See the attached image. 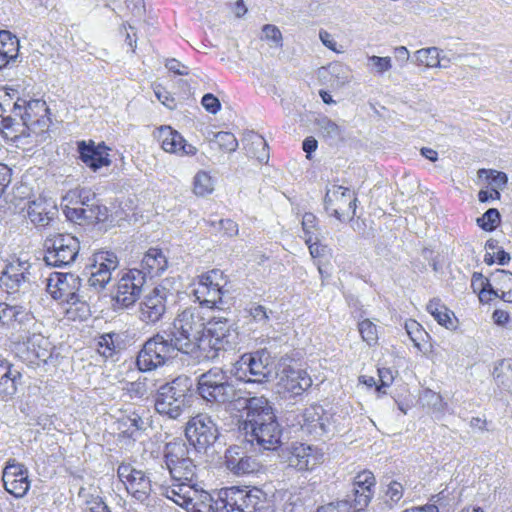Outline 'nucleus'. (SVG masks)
I'll return each instance as SVG.
<instances>
[{
	"instance_id": "45",
	"label": "nucleus",
	"mask_w": 512,
	"mask_h": 512,
	"mask_svg": "<svg viewBox=\"0 0 512 512\" xmlns=\"http://www.w3.org/2000/svg\"><path fill=\"white\" fill-rule=\"evenodd\" d=\"M210 143L216 144L220 150L227 153L236 151L238 147V141L234 134L225 131L213 133Z\"/></svg>"
},
{
	"instance_id": "4",
	"label": "nucleus",
	"mask_w": 512,
	"mask_h": 512,
	"mask_svg": "<svg viewBox=\"0 0 512 512\" xmlns=\"http://www.w3.org/2000/svg\"><path fill=\"white\" fill-rule=\"evenodd\" d=\"M207 322L199 307H189L180 312L168 328L182 344L184 353L188 354L195 348L205 349L204 333Z\"/></svg>"
},
{
	"instance_id": "34",
	"label": "nucleus",
	"mask_w": 512,
	"mask_h": 512,
	"mask_svg": "<svg viewBox=\"0 0 512 512\" xmlns=\"http://www.w3.org/2000/svg\"><path fill=\"white\" fill-rule=\"evenodd\" d=\"M195 486V482H190L188 484L175 482L166 491V496L177 505L188 508V506L192 504L193 495L197 493Z\"/></svg>"
},
{
	"instance_id": "58",
	"label": "nucleus",
	"mask_w": 512,
	"mask_h": 512,
	"mask_svg": "<svg viewBox=\"0 0 512 512\" xmlns=\"http://www.w3.org/2000/svg\"><path fill=\"white\" fill-rule=\"evenodd\" d=\"M20 313L17 306H10L6 303L0 302V324L9 325L16 321L17 315Z\"/></svg>"
},
{
	"instance_id": "20",
	"label": "nucleus",
	"mask_w": 512,
	"mask_h": 512,
	"mask_svg": "<svg viewBox=\"0 0 512 512\" xmlns=\"http://www.w3.org/2000/svg\"><path fill=\"white\" fill-rule=\"evenodd\" d=\"M324 454L315 446L305 443L292 444L288 465L298 471H310L323 462Z\"/></svg>"
},
{
	"instance_id": "61",
	"label": "nucleus",
	"mask_w": 512,
	"mask_h": 512,
	"mask_svg": "<svg viewBox=\"0 0 512 512\" xmlns=\"http://www.w3.org/2000/svg\"><path fill=\"white\" fill-rule=\"evenodd\" d=\"M252 145L255 147L260 148L258 152L254 153V156L260 163H267L269 159V152H268V144L265 141V139L261 136H258L253 142Z\"/></svg>"
},
{
	"instance_id": "42",
	"label": "nucleus",
	"mask_w": 512,
	"mask_h": 512,
	"mask_svg": "<svg viewBox=\"0 0 512 512\" xmlns=\"http://www.w3.org/2000/svg\"><path fill=\"white\" fill-rule=\"evenodd\" d=\"M413 61L429 68L440 67V50L437 47L423 48L415 52Z\"/></svg>"
},
{
	"instance_id": "62",
	"label": "nucleus",
	"mask_w": 512,
	"mask_h": 512,
	"mask_svg": "<svg viewBox=\"0 0 512 512\" xmlns=\"http://www.w3.org/2000/svg\"><path fill=\"white\" fill-rule=\"evenodd\" d=\"M265 39L270 40L273 45L280 46L282 41V34L280 30L271 24H267L262 29Z\"/></svg>"
},
{
	"instance_id": "19",
	"label": "nucleus",
	"mask_w": 512,
	"mask_h": 512,
	"mask_svg": "<svg viewBox=\"0 0 512 512\" xmlns=\"http://www.w3.org/2000/svg\"><path fill=\"white\" fill-rule=\"evenodd\" d=\"M31 265L28 261L17 259L8 263L0 275V287L8 293L26 290L31 282Z\"/></svg>"
},
{
	"instance_id": "9",
	"label": "nucleus",
	"mask_w": 512,
	"mask_h": 512,
	"mask_svg": "<svg viewBox=\"0 0 512 512\" xmlns=\"http://www.w3.org/2000/svg\"><path fill=\"white\" fill-rule=\"evenodd\" d=\"M44 261L53 267H64L72 264L80 250L77 238L70 234H55L44 241Z\"/></svg>"
},
{
	"instance_id": "23",
	"label": "nucleus",
	"mask_w": 512,
	"mask_h": 512,
	"mask_svg": "<svg viewBox=\"0 0 512 512\" xmlns=\"http://www.w3.org/2000/svg\"><path fill=\"white\" fill-rule=\"evenodd\" d=\"M77 150L81 161L93 171L109 166L111 163L107 152L108 148L104 144L96 146L93 141L87 143L82 140L78 142Z\"/></svg>"
},
{
	"instance_id": "46",
	"label": "nucleus",
	"mask_w": 512,
	"mask_h": 512,
	"mask_svg": "<svg viewBox=\"0 0 512 512\" xmlns=\"http://www.w3.org/2000/svg\"><path fill=\"white\" fill-rule=\"evenodd\" d=\"M252 321L258 324L261 328L270 327V318L273 315L272 310L260 304H251L247 309Z\"/></svg>"
},
{
	"instance_id": "59",
	"label": "nucleus",
	"mask_w": 512,
	"mask_h": 512,
	"mask_svg": "<svg viewBox=\"0 0 512 512\" xmlns=\"http://www.w3.org/2000/svg\"><path fill=\"white\" fill-rule=\"evenodd\" d=\"M405 329L414 345L416 347H419L420 344L418 341L422 338L424 334V331L422 330L420 324L415 320H410L405 323Z\"/></svg>"
},
{
	"instance_id": "50",
	"label": "nucleus",
	"mask_w": 512,
	"mask_h": 512,
	"mask_svg": "<svg viewBox=\"0 0 512 512\" xmlns=\"http://www.w3.org/2000/svg\"><path fill=\"white\" fill-rule=\"evenodd\" d=\"M18 116L8 115L2 117V126L5 130L8 132L7 135H10V137L13 140H18L20 138H23V135L21 134L22 126H24L23 121L20 119H17Z\"/></svg>"
},
{
	"instance_id": "63",
	"label": "nucleus",
	"mask_w": 512,
	"mask_h": 512,
	"mask_svg": "<svg viewBox=\"0 0 512 512\" xmlns=\"http://www.w3.org/2000/svg\"><path fill=\"white\" fill-rule=\"evenodd\" d=\"M201 104L211 114H216L221 108L219 99L211 93L202 97Z\"/></svg>"
},
{
	"instance_id": "32",
	"label": "nucleus",
	"mask_w": 512,
	"mask_h": 512,
	"mask_svg": "<svg viewBox=\"0 0 512 512\" xmlns=\"http://www.w3.org/2000/svg\"><path fill=\"white\" fill-rule=\"evenodd\" d=\"M123 334L118 332L103 333L97 339V351L105 358H111L125 349Z\"/></svg>"
},
{
	"instance_id": "44",
	"label": "nucleus",
	"mask_w": 512,
	"mask_h": 512,
	"mask_svg": "<svg viewBox=\"0 0 512 512\" xmlns=\"http://www.w3.org/2000/svg\"><path fill=\"white\" fill-rule=\"evenodd\" d=\"M214 190L212 177L206 171H198L193 179V192L195 195L204 197Z\"/></svg>"
},
{
	"instance_id": "2",
	"label": "nucleus",
	"mask_w": 512,
	"mask_h": 512,
	"mask_svg": "<svg viewBox=\"0 0 512 512\" xmlns=\"http://www.w3.org/2000/svg\"><path fill=\"white\" fill-rule=\"evenodd\" d=\"M197 392L204 401L213 405L244 399L232 376L219 367H213L198 377Z\"/></svg>"
},
{
	"instance_id": "28",
	"label": "nucleus",
	"mask_w": 512,
	"mask_h": 512,
	"mask_svg": "<svg viewBox=\"0 0 512 512\" xmlns=\"http://www.w3.org/2000/svg\"><path fill=\"white\" fill-rule=\"evenodd\" d=\"M44 113H49V108L45 101L39 99L29 101L18 99L12 109V114L19 116L24 125L32 123Z\"/></svg>"
},
{
	"instance_id": "60",
	"label": "nucleus",
	"mask_w": 512,
	"mask_h": 512,
	"mask_svg": "<svg viewBox=\"0 0 512 512\" xmlns=\"http://www.w3.org/2000/svg\"><path fill=\"white\" fill-rule=\"evenodd\" d=\"M64 213L67 219L72 222L88 220V209H85L84 207H70L66 205L64 208Z\"/></svg>"
},
{
	"instance_id": "10",
	"label": "nucleus",
	"mask_w": 512,
	"mask_h": 512,
	"mask_svg": "<svg viewBox=\"0 0 512 512\" xmlns=\"http://www.w3.org/2000/svg\"><path fill=\"white\" fill-rule=\"evenodd\" d=\"M185 436L198 452H206L219 437V429L212 417L199 413L186 424Z\"/></svg>"
},
{
	"instance_id": "52",
	"label": "nucleus",
	"mask_w": 512,
	"mask_h": 512,
	"mask_svg": "<svg viewBox=\"0 0 512 512\" xmlns=\"http://www.w3.org/2000/svg\"><path fill=\"white\" fill-rule=\"evenodd\" d=\"M386 486L385 502L392 506L402 499L404 494V487L400 482L395 480H390Z\"/></svg>"
},
{
	"instance_id": "41",
	"label": "nucleus",
	"mask_w": 512,
	"mask_h": 512,
	"mask_svg": "<svg viewBox=\"0 0 512 512\" xmlns=\"http://www.w3.org/2000/svg\"><path fill=\"white\" fill-rule=\"evenodd\" d=\"M493 378L499 387L512 393V359L497 362L493 369Z\"/></svg>"
},
{
	"instance_id": "51",
	"label": "nucleus",
	"mask_w": 512,
	"mask_h": 512,
	"mask_svg": "<svg viewBox=\"0 0 512 512\" xmlns=\"http://www.w3.org/2000/svg\"><path fill=\"white\" fill-rule=\"evenodd\" d=\"M120 425L125 427V430L123 432L129 435H133L135 431L145 429V421L136 412H132L131 414L123 417L120 420Z\"/></svg>"
},
{
	"instance_id": "26",
	"label": "nucleus",
	"mask_w": 512,
	"mask_h": 512,
	"mask_svg": "<svg viewBox=\"0 0 512 512\" xmlns=\"http://www.w3.org/2000/svg\"><path fill=\"white\" fill-rule=\"evenodd\" d=\"M280 385L292 395H301L312 385V379L305 370L284 368L280 375Z\"/></svg>"
},
{
	"instance_id": "54",
	"label": "nucleus",
	"mask_w": 512,
	"mask_h": 512,
	"mask_svg": "<svg viewBox=\"0 0 512 512\" xmlns=\"http://www.w3.org/2000/svg\"><path fill=\"white\" fill-rule=\"evenodd\" d=\"M500 220L499 211L496 208L488 209L481 218L477 219L478 225L485 231H492Z\"/></svg>"
},
{
	"instance_id": "47",
	"label": "nucleus",
	"mask_w": 512,
	"mask_h": 512,
	"mask_svg": "<svg viewBox=\"0 0 512 512\" xmlns=\"http://www.w3.org/2000/svg\"><path fill=\"white\" fill-rule=\"evenodd\" d=\"M358 331L361 338L368 346L372 347L378 343V327L370 319H364L358 323Z\"/></svg>"
},
{
	"instance_id": "27",
	"label": "nucleus",
	"mask_w": 512,
	"mask_h": 512,
	"mask_svg": "<svg viewBox=\"0 0 512 512\" xmlns=\"http://www.w3.org/2000/svg\"><path fill=\"white\" fill-rule=\"evenodd\" d=\"M57 207L51 200L38 198L29 203L27 215L30 221L37 225L45 227L57 215Z\"/></svg>"
},
{
	"instance_id": "6",
	"label": "nucleus",
	"mask_w": 512,
	"mask_h": 512,
	"mask_svg": "<svg viewBox=\"0 0 512 512\" xmlns=\"http://www.w3.org/2000/svg\"><path fill=\"white\" fill-rule=\"evenodd\" d=\"M204 333L205 347L211 349L206 357L213 359L219 351L234 349L238 344L239 333L236 322L224 316H213L208 322Z\"/></svg>"
},
{
	"instance_id": "11",
	"label": "nucleus",
	"mask_w": 512,
	"mask_h": 512,
	"mask_svg": "<svg viewBox=\"0 0 512 512\" xmlns=\"http://www.w3.org/2000/svg\"><path fill=\"white\" fill-rule=\"evenodd\" d=\"M144 273L129 269L118 279L112 300L118 309H129L135 305L145 285Z\"/></svg>"
},
{
	"instance_id": "55",
	"label": "nucleus",
	"mask_w": 512,
	"mask_h": 512,
	"mask_svg": "<svg viewBox=\"0 0 512 512\" xmlns=\"http://www.w3.org/2000/svg\"><path fill=\"white\" fill-rule=\"evenodd\" d=\"M126 390L131 399H141L147 397L149 394L147 378L138 379L137 381L128 383Z\"/></svg>"
},
{
	"instance_id": "15",
	"label": "nucleus",
	"mask_w": 512,
	"mask_h": 512,
	"mask_svg": "<svg viewBox=\"0 0 512 512\" xmlns=\"http://www.w3.org/2000/svg\"><path fill=\"white\" fill-rule=\"evenodd\" d=\"M301 430L315 438L333 435L336 432L334 415L325 411L320 405H311L300 415Z\"/></svg>"
},
{
	"instance_id": "53",
	"label": "nucleus",
	"mask_w": 512,
	"mask_h": 512,
	"mask_svg": "<svg viewBox=\"0 0 512 512\" xmlns=\"http://www.w3.org/2000/svg\"><path fill=\"white\" fill-rule=\"evenodd\" d=\"M361 495H355L351 496L350 494L347 495V499L349 505L351 506L352 512H357L363 510L365 507L368 506V504L371 501L372 498V491L367 490H361Z\"/></svg>"
},
{
	"instance_id": "31",
	"label": "nucleus",
	"mask_w": 512,
	"mask_h": 512,
	"mask_svg": "<svg viewBox=\"0 0 512 512\" xmlns=\"http://www.w3.org/2000/svg\"><path fill=\"white\" fill-rule=\"evenodd\" d=\"M140 272L147 276H160L167 268L168 261L163 252L158 248H150L141 260Z\"/></svg>"
},
{
	"instance_id": "56",
	"label": "nucleus",
	"mask_w": 512,
	"mask_h": 512,
	"mask_svg": "<svg viewBox=\"0 0 512 512\" xmlns=\"http://www.w3.org/2000/svg\"><path fill=\"white\" fill-rule=\"evenodd\" d=\"M497 289V293L500 290L507 289L512 286V273L507 270L497 269L492 275L491 280Z\"/></svg>"
},
{
	"instance_id": "13",
	"label": "nucleus",
	"mask_w": 512,
	"mask_h": 512,
	"mask_svg": "<svg viewBox=\"0 0 512 512\" xmlns=\"http://www.w3.org/2000/svg\"><path fill=\"white\" fill-rule=\"evenodd\" d=\"M357 197L349 189L340 185H331L324 197L325 210L339 221L352 219L355 215Z\"/></svg>"
},
{
	"instance_id": "37",
	"label": "nucleus",
	"mask_w": 512,
	"mask_h": 512,
	"mask_svg": "<svg viewBox=\"0 0 512 512\" xmlns=\"http://www.w3.org/2000/svg\"><path fill=\"white\" fill-rule=\"evenodd\" d=\"M21 373L13 365L0 377V400L8 401L17 393V386L21 380Z\"/></svg>"
},
{
	"instance_id": "7",
	"label": "nucleus",
	"mask_w": 512,
	"mask_h": 512,
	"mask_svg": "<svg viewBox=\"0 0 512 512\" xmlns=\"http://www.w3.org/2000/svg\"><path fill=\"white\" fill-rule=\"evenodd\" d=\"M164 459L174 482H195L196 465L190 456V448L183 441L169 442L164 448Z\"/></svg>"
},
{
	"instance_id": "33",
	"label": "nucleus",
	"mask_w": 512,
	"mask_h": 512,
	"mask_svg": "<svg viewBox=\"0 0 512 512\" xmlns=\"http://www.w3.org/2000/svg\"><path fill=\"white\" fill-rule=\"evenodd\" d=\"M136 365L142 372L152 371L164 365L163 358L158 357L151 338L143 344L142 349L138 352Z\"/></svg>"
},
{
	"instance_id": "12",
	"label": "nucleus",
	"mask_w": 512,
	"mask_h": 512,
	"mask_svg": "<svg viewBox=\"0 0 512 512\" xmlns=\"http://www.w3.org/2000/svg\"><path fill=\"white\" fill-rule=\"evenodd\" d=\"M225 284L223 272L213 269L200 276L193 294L200 305L208 308H220V305L223 304L222 296Z\"/></svg>"
},
{
	"instance_id": "35",
	"label": "nucleus",
	"mask_w": 512,
	"mask_h": 512,
	"mask_svg": "<svg viewBox=\"0 0 512 512\" xmlns=\"http://www.w3.org/2000/svg\"><path fill=\"white\" fill-rule=\"evenodd\" d=\"M51 120L48 117V113H44L39 118H36L32 123H28L22 126L21 134L23 138L34 137L35 143H42L46 141L49 136V127Z\"/></svg>"
},
{
	"instance_id": "5",
	"label": "nucleus",
	"mask_w": 512,
	"mask_h": 512,
	"mask_svg": "<svg viewBox=\"0 0 512 512\" xmlns=\"http://www.w3.org/2000/svg\"><path fill=\"white\" fill-rule=\"evenodd\" d=\"M81 279L73 273L54 272L47 279V292L55 300L67 304L80 305L76 309L80 312L81 318H86L89 313V306L80 292Z\"/></svg>"
},
{
	"instance_id": "21",
	"label": "nucleus",
	"mask_w": 512,
	"mask_h": 512,
	"mask_svg": "<svg viewBox=\"0 0 512 512\" xmlns=\"http://www.w3.org/2000/svg\"><path fill=\"white\" fill-rule=\"evenodd\" d=\"M2 480L5 490L16 498L25 496L30 487L28 470L22 464L8 462Z\"/></svg>"
},
{
	"instance_id": "8",
	"label": "nucleus",
	"mask_w": 512,
	"mask_h": 512,
	"mask_svg": "<svg viewBox=\"0 0 512 512\" xmlns=\"http://www.w3.org/2000/svg\"><path fill=\"white\" fill-rule=\"evenodd\" d=\"M234 376L244 382L264 383L271 375L270 354L265 349L240 357L232 370Z\"/></svg>"
},
{
	"instance_id": "30",
	"label": "nucleus",
	"mask_w": 512,
	"mask_h": 512,
	"mask_svg": "<svg viewBox=\"0 0 512 512\" xmlns=\"http://www.w3.org/2000/svg\"><path fill=\"white\" fill-rule=\"evenodd\" d=\"M159 358H163L164 364L174 356L176 351L184 353V348L177 337L168 329L162 330L151 337Z\"/></svg>"
},
{
	"instance_id": "64",
	"label": "nucleus",
	"mask_w": 512,
	"mask_h": 512,
	"mask_svg": "<svg viewBox=\"0 0 512 512\" xmlns=\"http://www.w3.org/2000/svg\"><path fill=\"white\" fill-rule=\"evenodd\" d=\"M369 62L373 64L377 73H384L391 69V59L390 57H379V56H370Z\"/></svg>"
},
{
	"instance_id": "38",
	"label": "nucleus",
	"mask_w": 512,
	"mask_h": 512,
	"mask_svg": "<svg viewBox=\"0 0 512 512\" xmlns=\"http://www.w3.org/2000/svg\"><path fill=\"white\" fill-rule=\"evenodd\" d=\"M471 287L474 292H477L481 302L488 303L493 298H497V289L488 278H485L482 273L474 272L471 278Z\"/></svg>"
},
{
	"instance_id": "43",
	"label": "nucleus",
	"mask_w": 512,
	"mask_h": 512,
	"mask_svg": "<svg viewBox=\"0 0 512 512\" xmlns=\"http://www.w3.org/2000/svg\"><path fill=\"white\" fill-rule=\"evenodd\" d=\"M478 177L483 178L485 177L489 181V185L491 187V190L494 191V195L496 199H500V192L499 190L502 189L507 181V175L504 172L492 170V169H479L478 170Z\"/></svg>"
},
{
	"instance_id": "17",
	"label": "nucleus",
	"mask_w": 512,
	"mask_h": 512,
	"mask_svg": "<svg viewBox=\"0 0 512 512\" xmlns=\"http://www.w3.org/2000/svg\"><path fill=\"white\" fill-rule=\"evenodd\" d=\"M119 266V260L115 253L101 251L94 254L88 284L99 292L106 288L112 279V272Z\"/></svg>"
},
{
	"instance_id": "25",
	"label": "nucleus",
	"mask_w": 512,
	"mask_h": 512,
	"mask_svg": "<svg viewBox=\"0 0 512 512\" xmlns=\"http://www.w3.org/2000/svg\"><path fill=\"white\" fill-rule=\"evenodd\" d=\"M158 138L161 142V147L166 152L188 156L195 155L197 152L195 146L187 143L182 135L170 126L161 127Z\"/></svg>"
},
{
	"instance_id": "18",
	"label": "nucleus",
	"mask_w": 512,
	"mask_h": 512,
	"mask_svg": "<svg viewBox=\"0 0 512 512\" xmlns=\"http://www.w3.org/2000/svg\"><path fill=\"white\" fill-rule=\"evenodd\" d=\"M245 418L242 422V429L245 432L255 431V428L263 426L271 421H277L274 410L269 401L263 397L244 398Z\"/></svg>"
},
{
	"instance_id": "36",
	"label": "nucleus",
	"mask_w": 512,
	"mask_h": 512,
	"mask_svg": "<svg viewBox=\"0 0 512 512\" xmlns=\"http://www.w3.org/2000/svg\"><path fill=\"white\" fill-rule=\"evenodd\" d=\"M314 125L320 137L325 141L334 143L343 139V129L325 115H319L315 119Z\"/></svg>"
},
{
	"instance_id": "48",
	"label": "nucleus",
	"mask_w": 512,
	"mask_h": 512,
	"mask_svg": "<svg viewBox=\"0 0 512 512\" xmlns=\"http://www.w3.org/2000/svg\"><path fill=\"white\" fill-rule=\"evenodd\" d=\"M78 496L84 499L89 512H111L99 495L87 493L85 488L79 490Z\"/></svg>"
},
{
	"instance_id": "29",
	"label": "nucleus",
	"mask_w": 512,
	"mask_h": 512,
	"mask_svg": "<svg viewBox=\"0 0 512 512\" xmlns=\"http://www.w3.org/2000/svg\"><path fill=\"white\" fill-rule=\"evenodd\" d=\"M27 359L30 363L39 365L47 363L52 356V346L47 338L40 334H33L25 343Z\"/></svg>"
},
{
	"instance_id": "57",
	"label": "nucleus",
	"mask_w": 512,
	"mask_h": 512,
	"mask_svg": "<svg viewBox=\"0 0 512 512\" xmlns=\"http://www.w3.org/2000/svg\"><path fill=\"white\" fill-rule=\"evenodd\" d=\"M375 482V477L372 472L362 471L356 475L352 486L360 488L361 490L372 491Z\"/></svg>"
},
{
	"instance_id": "39",
	"label": "nucleus",
	"mask_w": 512,
	"mask_h": 512,
	"mask_svg": "<svg viewBox=\"0 0 512 512\" xmlns=\"http://www.w3.org/2000/svg\"><path fill=\"white\" fill-rule=\"evenodd\" d=\"M19 41L16 36L7 30L0 31V59L3 58V67L10 60L15 59L18 55Z\"/></svg>"
},
{
	"instance_id": "22",
	"label": "nucleus",
	"mask_w": 512,
	"mask_h": 512,
	"mask_svg": "<svg viewBox=\"0 0 512 512\" xmlns=\"http://www.w3.org/2000/svg\"><path fill=\"white\" fill-rule=\"evenodd\" d=\"M282 428L278 421H271L255 428V431L245 432L247 440L256 443L263 450L274 451L282 444Z\"/></svg>"
},
{
	"instance_id": "3",
	"label": "nucleus",
	"mask_w": 512,
	"mask_h": 512,
	"mask_svg": "<svg viewBox=\"0 0 512 512\" xmlns=\"http://www.w3.org/2000/svg\"><path fill=\"white\" fill-rule=\"evenodd\" d=\"M191 387V379L186 375L177 376L161 384L154 396L156 412L169 419H179L188 407Z\"/></svg>"
},
{
	"instance_id": "24",
	"label": "nucleus",
	"mask_w": 512,
	"mask_h": 512,
	"mask_svg": "<svg viewBox=\"0 0 512 512\" xmlns=\"http://www.w3.org/2000/svg\"><path fill=\"white\" fill-rule=\"evenodd\" d=\"M225 465L229 471L237 476L254 473L259 469L258 461L246 455L239 446H232L226 450Z\"/></svg>"
},
{
	"instance_id": "14",
	"label": "nucleus",
	"mask_w": 512,
	"mask_h": 512,
	"mask_svg": "<svg viewBox=\"0 0 512 512\" xmlns=\"http://www.w3.org/2000/svg\"><path fill=\"white\" fill-rule=\"evenodd\" d=\"M117 476L125 485L128 493L142 504L150 505L152 484L149 476L128 463L118 466Z\"/></svg>"
},
{
	"instance_id": "16",
	"label": "nucleus",
	"mask_w": 512,
	"mask_h": 512,
	"mask_svg": "<svg viewBox=\"0 0 512 512\" xmlns=\"http://www.w3.org/2000/svg\"><path fill=\"white\" fill-rule=\"evenodd\" d=\"M168 295L169 290L163 286H156L144 295L138 305V319L147 325L161 321L167 311Z\"/></svg>"
},
{
	"instance_id": "1",
	"label": "nucleus",
	"mask_w": 512,
	"mask_h": 512,
	"mask_svg": "<svg viewBox=\"0 0 512 512\" xmlns=\"http://www.w3.org/2000/svg\"><path fill=\"white\" fill-rule=\"evenodd\" d=\"M213 512H273L267 494L257 487H227L209 506Z\"/></svg>"
},
{
	"instance_id": "49",
	"label": "nucleus",
	"mask_w": 512,
	"mask_h": 512,
	"mask_svg": "<svg viewBox=\"0 0 512 512\" xmlns=\"http://www.w3.org/2000/svg\"><path fill=\"white\" fill-rule=\"evenodd\" d=\"M301 224L305 243H310L312 240H317L318 224L316 216L310 212L305 213L302 217Z\"/></svg>"
},
{
	"instance_id": "40",
	"label": "nucleus",
	"mask_w": 512,
	"mask_h": 512,
	"mask_svg": "<svg viewBox=\"0 0 512 512\" xmlns=\"http://www.w3.org/2000/svg\"><path fill=\"white\" fill-rule=\"evenodd\" d=\"M426 309L440 325L447 329L454 328V321L452 319L454 313L440 299L434 298L430 300Z\"/></svg>"
}]
</instances>
